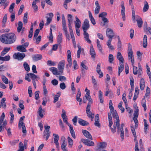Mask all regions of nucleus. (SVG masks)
Listing matches in <instances>:
<instances>
[{"label":"nucleus","mask_w":151,"mask_h":151,"mask_svg":"<svg viewBox=\"0 0 151 151\" xmlns=\"http://www.w3.org/2000/svg\"><path fill=\"white\" fill-rule=\"evenodd\" d=\"M106 33L107 36L109 39L112 40L113 37L114 36V34L113 30L110 28H107L106 29Z\"/></svg>","instance_id":"nucleus-11"},{"label":"nucleus","mask_w":151,"mask_h":151,"mask_svg":"<svg viewBox=\"0 0 151 151\" xmlns=\"http://www.w3.org/2000/svg\"><path fill=\"white\" fill-rule=\"evenodd\" d=\"M69 32L72 38L73 43V44H75L76 42L73 30H69Z\"/></svg>","instance_id":"nucleus-39"},{"label":"nucleus","mask_w":151,"mask_h":151,"mask_svg":"<svg viewBox=\"0 0 151 151\" xmlns=\"http://www.w3.org/2000/svg\"><path fill=\"white\" fill-rule=\"evenodd\" d=\"M133 67V73L134 75H136L137 74L139 75H141L142 73V68L141 66L139 63L138 64V70H137V67L135 66L134 65H132Z\"/></svg>","instance_id":"nucleus-8"},{"label":"nucleus","mask_w":151,"mask_h":151,"mask_svg":"<svg viewBox=\"0 0 151 151\" xmlns=\"http://www.w3.org/2000/svg\"><path fill=\"white\" fill-rule=\"evenodd\" d=\"M146 100L145 98L142 99V106L144 108V111H145L147 109V106L146 104Z\"/></svg>","instance_id":"nucleus-43"},{"label":"nucleus","mask_w":151,"mask_h":151,"mask_svg":"<svg viewBox=\"0 0 151 151\" xmlns=\"http://www.w3.org/2000/svg\"><path fill=\"white\" fill-rule=\"evenodd\" d=\"M60 92H58L55 96L54 99L53 101V102L55 103L58 101L59 97L60 96Z\"/></svg>","instance_id":"nucleus-47"},{"label":"nucleus","mask_w":151,"mask_h":151,"mask_svg":"<svg viewBox=\"0 0 151 151\" xmlns=\"http://www.w3.org/2000/svg\"><path fill=\"white\" fill-rule=\"evenodd\" d=\"M10 47H5L1 53V55L2 56H4L10 50Z\"/></svg>","instance_id":"nucleus-28"},{"label":"nucleus","mask_w":151,"mask_h":151,"mask_svg":"<svg viewBox=\"0 0 151 151\" xmlns=\"http://www.w3.org/2000/svg\"><path fill=\"white\" fill-rule=\"evenodd\" d=\"M65 63V60H62L59 63L58 65V68L59 70L62 74L63 73Z\"/></svg>","instance_id":"nucleus-10"},{"label":"nucleus","mask_w":151,"mask_h":151,"mask_svg":"<svg viewBox=\"0 0 151 151\" xmlns=\"http://www.w3.org/2000/svg\"><path fill=\"white\" fill-rule=\"evenodd\" d=\"M89 27L90 25L88 20L87 19H86L82 26V28L84 32V38L85 40L88 43L91 44V41L89 39L88 34L86 32V31L89 28Z\"/></svg>","instance_id":"nucleus-3"},{"label":"nucleus","mask_w":151,"mask_h":151,"mask_svg":"<svg viewBox=\"0 0 151 151\" xmlns=\"http://www.w3.org/2000/svg\"><path fill=\"white\" fill-rule=\"evenodd\" d=\"M16 40L15 35L12 33L5 34L0 37V40L3 43L11 44L14 42Z\"/></svg>","instance_id":"nucleus-1"},{"label":"nucleus","mask_w":151,"mask_h":151,"mask_svg":"<svg viewBox=\"0 0 151 151\" xmlns=\"http://www.w3.org/2000/svg\"><path fill=\"white\" fill-rule=\"evenodd\" d=\"M117 58L119 61V63H124V59L120 52H118L117 55Z\"/></svg>","instance_id":"nucleus-27"},{"label":"nucleus","mask_w":151,"mask_h":151,"mask_svg":"<svg viewBox=\"0 0 151 151\" xmlns=\"http://www.w3.org/2000/svg\"><path fill=\"white\" fill-rule=\"evenodd\" d=\"M62 112L61 116L63 119L64 122L66 123L68 126H69L71 124L68 122V117L66 115V113L65 110L63 109L62 110Z\"/></svg>","instance_id":"nucleus-12"},{"label":"nucleus","mask_w":151,"mask_h":151,"mask_svg":"<svg viewBox=\"0 0 151 151\" xmlns=\"http://www.w3.org/2000/svg\"><path fill=\"white\" fill-rule=\"evenodd\" d=\"M119 65L118 67V71L121 72L124 68V63H119Z\"/></svg>","instance_id":"nucleus-52"},{"label":"nucleus","mask_w":151,"mask_h":151,"mask_svg":"<svg viewBox=\"0 0 151 151\" xmlns=\"http://www.w3.org/2000/svg\"><path fill=\"white\" fill-rule=\"evenodd\" d=\"M7 17L6 14H5L4 16L2 21V27H4L5 26V24L7 21Z\"/></svg>","instance_id":"nucleus-44"},{"label":"nucleus","mask_w":151,"mask_h":151,"mask_svg":"<svg viewBox=\"0 0 151 151\" xmlns=\"http://www.w3.org/2000/svg\"><path fill=\"white\" fill-rule=\"evenodd\" d=\"M128 59L131 60L132 64V65H134V61L133 55V52L131 45H129L128 49Z\"/></svg>","instance_id":"nucleus-4"},{"label":"nucleus","mask_w":151,"mask_h":151,"mask_svg":"<svg viewBox=\"0 0 151 151\" xmlns=\"http://www.w3.org/2000/svg\"><path fill=\"white\" fill-rule=\"evenodd\" d=\"M121 7H122L121 14L122 17L123 19V20L124 21L125 20V16L124 12L125 8L124 6V3H123L121 5Z\"/></svg>","instance_id":"nucleus-19"},{"label":"nucleus","mask_w":151,"mask_h":151,"mask_svg":"<svg viewBox=\"0 0 151 151\" xmlns=\"http://www.w3.org/2000/svg\"><path fill=\"white\" fill-rule=\"evenodd\" d=\"M22 27V23L21 21L19 22L18 23V27H17V32H20L21 30Z\"/></svg>","instance_id":"nucleus-49"},{"label":"nucleus","mask_w":151,"mask_h":151,"mask_svg":"<svg viewBox=\"0 0 151 151\" xmlns=\"http://www.w3.org/2000/svg\"><path fill=\"white\" fill-rule=\"evenodd\" d=\"M39 0H34L32 2V6L35 11H37L38 10L37 6L36 5L37 1Z\"/></svg>","instance_id":"nucleus-34"},{"label":"nucleus","mask_w":151,"mask_h":151,"mask_svg":"<svg viewBox=\"0 0 151 151\" xmlns=\"http://www.w3.org/2000/svg\"><path fill=\"white\" fill-rule=\"evenodd\" d=\"M63 31L64 32L65 35V36L66 38L68 39V40H69L70 39V36L69 35V34L68 33V31L67 29L63 30Z\"/></svg>","instance_id":"nucleus-64"},{"label":"nucleus","mask_w":151,"mask_h":151,"mask_svg":"<svg viewBox=\"0 0 151 151\" xmlns=\"http://www.w3.org/2000/svg\"><path fill=\"white\" fill-rule=\"evenodd\" d=\"M112 40L109 39L107 42L106 44L108 47L111 50H113L114 49L113 46L111 45V42Z\"/></svg>","instance_id":"nucleus-41"},{"label":"nucleus","mask_w":151,"mask_h":151,"mask_svg":"<svg viewBox=\"0 0 151 151\" xmlns=\"http://www.w3.org/2000/svg\"><path fill=\"white\" fill-rule=\"evenodd\" d=\"M85 97L89 101L88 104H92L93 100L90 95L88 96L85 95Z\"/></svg>","instance_id":"nucleus-48"},{"label":"nucleus","mask_w":151,"mask_h":151,"mask_svg":"<svg viewBox=\"0 0 151 151\" xmlns=\"http://www.w3.org/2000/svg\"><path fill=\"white\" fill-rule=\"evenodd\" d=\"M149 5L147 2L145 1L144 2V6L143 9V11L145 12H147L149 9Z\"/></svg>","instance_id":"nucleus-30"},{"label":"nucleus","mask_w":151,"mask_h":151,"mask_svg":"<svg viewBox=\"0 0 151 151\" xmlns=\"http://www.w3.org/2000/svg\"><path fill=\"white\" fill-rule=\"evenodd\" d=\"M67 145V144L64 143H62L61 148L63 151H68L67 148L66 147Z\"/></svg>","instance_id":"nucleus-51"},{"label":"nucleus","mask_w":151,"mask_h":151,"mask_svg":"<svg viewBox=\"0 0 151 151\" xmlns=\"http://www.w3.org/2000/svg\"><path fill=\"white\" fill-rule=\"evenodd\" d=\"M114 60V56L113 55L110 54L109 56V61L110 63H111Z\"/></svg>","instance_id":"nucleus-63"},{"label":"nucleus","mask_w":151,"mask_h":151,"mask_svg":"<svg viewBox=\"0 0 151 151\" xmlns=\"http://www.w3.org/2000/svg\"><path fill=\"white\" fill-rule=\"evenodd\" d=\"M23 66L25 70L27 71H29L30 70L29 67L27 63L25 62L23 64Z\"/></svg>","instance_id":"nucleus-53"},{"label":"nucleus","mask_w":151,"mask_h":151,"mask_svg":"<svg viewBox=\"0 0 151 151\" xmlns=\"http://www.w3.org/2000/svg\"><path fill=\"white\" fill-rule=\"evenodd\" d=\"M7 0H0V4L1 6H4V9H5L8 4L6 2Z\"/></svg>","instance_id":"nucleus-38"},{"label":"nucleus","mask_w":151,"mask_h":151,"mask_svg":"<svg viewBox=\"0 0 151 151\" xmlns=\"http://www.w3.org/2000/svg\"><path fill=\"white\" fill-rule=\"evenodd\" d=\"M144 129L145 130V132L146 134L147 133V129L148 128V125L147 124V120L144 119Z\"/></svg>","instance_id":"nucleus-46"},{"label":"nucleus","mask_w":151,"mask_h":151,"mask_svg":"<svg viewBox=\"0 0 151 151\" xmlns=\"http://www.w3.org/2000/svg\"><path fill=\"white\" fill-rule=\"evenodd\" d=\"M82 132L83 134L87 138L92 140L93 138L91 134L86 130H82Z\"/></svg>","instance_id":"nucleus-17"},{"label":"nucleus","mask_w":151,"mask_h":151,"mask_svg":"<svg viewBox=\"0 0 151 151\" xmlns=\"http://www.w3.org/2000/svg\"><path fill=\"white\" fill-rule=\"evenodd\" d=\"M140 87L141 90H143L145 87V81L143 78L141 79L140 81Z\"/></svg>","instance_id":"nucleus-31"},{"label":"nucleus","mask_w":151,"mask_h":151,"mask_svg":"<svg viewBox=\"0 0 151 151\" xmlns=\"http://www.w3.org/2000/svg\"><path fill=\"white\" fill-rule=\"evenodd\" d=\"M119 126L120 124L119 125V126H118V127H117V126H116V127L118 129V131L119 132V131L121 132V137L122 140H123L124 139V132L123 129L122 128V129H119ZM116 132V131L115 132Z\"/></svg>","instance_id":"nucleus-36"},{"label":"nucleus","mask_w":151,"mask_h":151,"mask_svg":"<svg viewBox=\"0 0 151 151\" xmlns=\"http://www.w3.org/2000/svg\"><path fill=\"white\" fill-rule=\"evenodd\" d=\"M33 60L36 61L41 59L42 58V55L40 54H37L32 56Z\"/></svg>","instance_id":"nucleus-21"},{"label":"nucleus","mask_w":151,"mask_h":151,"mask_svg":"<svg viewBox=\"0 0 151 151\" xmlns=\"http://www.w3.org/2000/svg\"><path fill=\"white\" fill-rule=\"evenodd\" d=\"M23 22L24 23H27V13H26L24 14L23 18Z\"/></svg>","instance_id":"nucleus-62"},{"label":"nucleus","mask_w":151,"mask_h":151,"mask_svg":"<svg viewBox=\"0 0 151 151\" xmlns=\"http://www.w3.org/2000/svg\"><path fill=\"white\" fill-rule=\"evenodd\" d=\"M68 55H67V61L68 63V64L66 65L67 70L68 73L70 72V70L68 69V67H70L72 65V59L71 57V53L70 51L69 50L67 51Z\"/></svg>","instance_id":"nucleus-6"},{"label":"nucleus","mask_w":151,"mask_h":151,"mask_svg":"<svg viewBox=\"0 0 151 151\" xmlns=\"http://www.w3.org/2000/svg\"><path fill=\"white\" fill-rule=\"evenodd\" d=\"M17 49L18 51L20 52H26L27 51L26 48L23 47L22 45L18 46L17 47Z\"/></svg>","instance_id":"nucleus-33"},{"label":"nucleus","mask_w":151,"mask_h":151,"mask_svg":"<svg viewBox=\"0 0 151 151\" xmlns=\"http://www.w3.org/2000/svg\"><path fill=\"white\" fill-rule=\"evenodd\" d=\"M6 99L5 98H3L0 102V108L2 107L3 108L5 109L6 107V105L5 103Z\"/></svg>","instance_id":"nucleus-26"},{"label":"nucleus","mask_w":151,"mask_h":151,"mask_svg":"<svg viewBox=\"0 0 151 151\" xmlns=\"http://www.w3.org/2000/svg\"><path fill=\"white\" fill-rule=\"evenodd\" d=\"M135 17V19H136L138 27L139 28L141 27L143 24V21L142 18L138 15H136Z\"/></svg>","instance_id":"nucleus-15"},{"label":"nucleus","mask_w":151,"mask_h":151,"mask_svg":"<svg viewBox=\"0 0 151 151\" xmlns=\"http://www.w3.org/2000/svg\"><path fill=\"white\" fill-rule=\"evenodd\" d=\"M53 135L54 137V142L56 146V148H59V144L58 142L59 139V136L58 134H53Z\"/></svg>","instance_id":"nucleus-16"},{"label":"nucleus","mask_w":151,"mask_h":151,"mask_svg":"<svg viewBox=\"0 0 151 151\" xmlns=\"http://www.w3.org/2000/svg\"><path fill=\"white\" fill-rule=\"evenodd\" d=\"M10 115L11 116L10 123L12 124L13 122L14 116V114L13 113V112H10Z\"/></svg>","instance_id":"nucleus-60"},{"label":"nucleus","mask_w":151,"mask_h":151,"mask_svg":"<svg viewBox=\"0 0 151 151\" xmlns=\"http://www.w3.org/2000/svg\"><path fill=\"white\" fill-rule=\"evenodd\" d=\"M5 115L4 113H3L0 118V132H1L6 125L7 122L6 120L4 121Z\"/></svg>","instance_id":"nucleus-5"},{"label":"nucleus","mask_w":151,"mask_h":151,"mask_svg":"<svg viewBox=\"0 0 151 151\" xmlns=\"http://www.w3.org/2000/svg\"><path fill=\"white\" fill-rule=\"evenodd\" d=\"M87 114L88 116L91 119V121H93L94 116V114H92L91 112H88Z\"/></svg>","instance_id":"nucleus-55"},{"label":"nucleus","mask_w":151,"mask_h":151,"mask_svg":"<svg viewBox=\"0 0 151 151\" xmlns=\"http://www.w3.org/2000/svg\"><path fill=\"white\" fill-rule=\"evenodd\" d=\"M44 111L42 109V106H40L38 109V114L39 116L42 118L44 116Z\"/></svg>","instance_id":"nucleus-25"},{"label":"nucleus","mask_w":151,"mask_h":151,"mask_svg":"<svg viewBox=\"0 0 151 151\" xmlns=\"http://www.w3.org/2000/svg\"><path fill=\"white\" fill-rule=\"evenodd\" d=\"M68 25L69 30H73L72 29V27L71 26V22H72V18H68Z\"/></svg>","instance_id":"nucleus-58"},{"label":"nucleus","mask_w":151,"mask_h":151,"mask_svg":"<svg viewBox=\"0 0 151 151\" xmlns=\"http://www.w3.org/2000/svg\"><path fill=\"white\" fill-rule=\"evenodd\" d=\"M49 70L52 72V73L54 75H58L63 74L62 73L60 72L59 70V71H58V69L55 67H51L49 68Z\"/></svg>","instance_id":"nucleus-14"},{"label":"nucleus","mask_w":151,"mask_h":151,"mask_svg":"<svg viewBox=\"0 0 151 151\" xmlns=\"http://www.w3.org/2000/svg\"><path fill=\"white\" fill-rule=\"evenodd\" d=\"M29 77L32 79L33 81H37L38 79H40V78L39 76H37L32 73H29Z\"/></svg>","instance_id":"nucleus-22"},{"label":"nucleus","mask_w":151,"mask_h":151,"mask_svg":"<svg viewBox=\"0 0 151 151\" xmlns=\"http://www.w3.org/2000/svg\"><path fill=\"white\" fill-rule=\"evenodd\" d=\"M57 42L59 44L61 43L62 42V35L60 32L58 36Z\"/></svg>","instance_id":"nucleus-40"},{"label":"nucleus","mask_w":151,"mask_h":151,"mask_svg":"<svg viewBox=\"0 0 151 151\" xmlns=\"http://www.w3.org/2000/svg\"><path fill=\"white\" fill-rule=\"evenodd\" d=\"M112 40L109 39L107 42L106 44L108 47L111 50H113L114 49L113 46L111 45V42Z\"/></svg>","instance_id":"nucleus-42"},{"label":"nucleus","mask_w":151,"mask_h":151,"mask_svg":"<svg viewBox=\"0 0 151 151\" xmlns=\"http://www.w3.org/2000/svg\"><path fill=\"white\" fill-rule=\"evenodd\" d=\"M10 59V56L9 55L5 56L4 57L0 56V60L3 61H8Z\"/></svg>","instance_id":"nucleus-37"},{"label":"nucleus","mask_w":151,"mask_h":151,"mask_svg":"<svg viewBox=\"0 0 151 151\" xmlns=\"http://www.w3.org/2000/svg\"><path fill=\"white\" fill-rule=\"evenodd\" d=\"M106 143L105 142H103L100 143L98 147V148L99 149H103L105 148L106 146Z\"/></svg>","instance_id":"nucleus-45"},{"label":"nucleus","mask_w":151,"mask_h":151,"mask_svg":"<svg viewBox=\"0 0 151 151\" xmlns=\"http://www.w3.org/2000/svg\"><path fill=\"white\" fill-rule=\"evenodd\" d=\"M147 36L146 35H144L143 39V47L146 48L147 46Z\"/></svg>","instance_id":"nucleus-35"},{"label":"nucleus","mask_w":151,"mask_h":151,"mask_svg":"<svg viewBox=\"0 0 151 151\" xmlns=\"http://www.w3.org/2000/svg\"><path fill=\"white\" fill-rule=\"evenodd\" d=\"M50 128V126H45V130L44 132V138H45L46 140H47L49 137L50 136V132H49V129Z\"/></svg>","instance_id":"nucleus-9"},{"label":"nucleus","mask_w":151,"mask_h":151,"mask_svg":"<svg viewBox=\"0 0 151 151\" xmlns=\"http://www.w3.org/2000/svg\"><path fill=\"white\" fill-rule=\"evenodd\" d=\"M122 104L123 102L122 101H121L119 103L118 105V107L121 111L122 113H123L124 111V109L123 106H122Z\"/></svg>","instance_id":"nucleus-54"},{"label":"nucleus","mask_w":151,"mask_h":151,"mask_svg":"<svg viewBox=\"0 0 151 151\" xmlns=\"http://www.w3.org/2000/svg\"><path fill=\"white\" fill-rule=\"evenodd\" d=\"M47 64L48 65L50 66H55L56 65V63H55L52 61L51 60H48L47 62Z\"/></svg>","instance_id":"nucleus-61"},{"label":"nucleus","mask_w":151,"mask_h":151,"mask_svg":"<svg viewBox=\"0 0 151 151\" xmlns=\"http://www.w3.org/2000/svg\"><path fill=\"white\" fill-rule=\"evenodd\" d=\"M76 21L75 22V27L76 28H79L81 26V22L80 20L77 17H76Z\"/></svg>","instance_id":"nucleus-24"},{"label":"nucleus","mask_w":151,"mask_h":151,"mask_svg":"<svg viewBox=\"0 0 151 151\" xmlns=\"http://www.w3.org/2000/svg\"><path fill=\"white\" fill-rule=\"evenodd\" d=\"M111 113H108V117L109 119V126L110 128L111 129V126L113 124V122L112 121V119L111 118Z\"/></svg>","instance_id":"nucleus-32"},{"label":"nucleus","mask_w":151,"mask_h":151,"mask_svg":"<svg viewBox=\"0 0 151 151\" xmlns=\"http://www.w3.org/2000/svg\"><path fill=\"white\" fill-rule=\"evenodd\" d=\"M1 79L3 82L5 84L8 83L9 81L8 79L5 76H3L2 77Z\"/></svg>","instance_id":"nucleus-59"},{"label":"nucleus","mask_w":151,"mask_h":151,"mask_svg":"<svg viewBox=\"0 0 151 151\" xmlns=\"http://www.w3.org/2000/svg\"><path fill=\"white\" fill-rule=\"evenodd\" d=\"M25 55L23 52H18L14 54L13 55L14 58L17 59L19 60H22L25 57Z\"/></svg>","instance_id":"nucleus-7"},{"label":"nucleus","mask_w":151,"mask_h":151,"mask_svg":"<svg viewBox=\"0 0 151 151\" xmlns=\"http://www.w3.org/2000/svg\"><path fill=\"white\" fill-rule=\"evenodd\" d=\"M132 20L134 22H135V11L134 8V6L133 5L132 6Z\"/></svg>","instance_id":"nucleus-50"},{"label":"nucleus","mask_w":151,"mask_h":151,"mask_svg":"<svg viewBox=\"0 0 151 151\" xmlns=\"http://www.w3.org/2000/svg\"><path fill=\"white\" fill-rule=\"evenodd\" d=\"M109 109H110L111 113H112L113 117L115 118L116 120V121L115 122L113 125V128H111V132L114 133L116 132V126H118L119 125V117L116 110H114V108L113 106H109Z\"/></svg>","instance_id":"nucleus-2"},{"label":"nucleus","mask_w":151,"mask_h":151,"mask_svg":"<svg viewBox=\"0 0 151 151\" xmlns=\"http://www.w3.org/2000/svg\"><path fill=\"white\" fill-rule=\"evenodd\" d=\"M68 141L69 147H72L73 145V141L72 139L69 137H68Z\"/></svg>","instance_id":"nucleus-56"},{"label":"nucleus","mask_w":151,"mask_h":151,"mask_svg":"<svg viewBox=\"0 0 151 151\" xmlns=\"http://www.w3.org/2000/svg\"><path fill=\"white\" fill-rule=\"evenodd\" d=\"M78 122L81 125L83 126H87L89 124V123L81 119H79L78 120Z\"/></svg>","instance_id":"nucleus-23"},{"label":"nucleus","mask_w":151,"mask_h":151,"mask_svg":"<svg viewBox=\"0 0 151 151\" xmlns=\"http://www.w3.org/2000/svg\"><path fill=\"white\" fill-rule=\"evenodd\" d=\"M68 126L70 128V133L72 136L73 138L75 139L76 138V137L75 134V132L73 129V127L71 125H70Z\"/></svg>","instance_id":"nucleus-29"},{"label":"nucleus","mask_w":151,"mask_h":151,"mask_svg":"<svg viewBox=\"0 0 151 151\" xmlns=\"http://www.w3.org/2000/svg\"><path fill=\"white\" fill-rule=\"evenodd\" d=\"M90 53L91 57L93 58H94L96 56V53L93 48L92 45H91L90 48Z\"/></svg>","instance_id":"nucleus-20"},{"label":"nucleus","mask_w":151,"mask_h":151,"mask_svg":"<svg viewBox=\"0 0 151 151\" xmlns=\"http://www.w3.org/2000/svg\"><path fill=\"white\" fill-rule=\"evenodd\" d=\"M78 50L77 51V57L78 58H79L80 57V54L81 51L82 49L81 46L79 45L78 46Z\"/></svg>","instance_id":"nucleus-57"},{"label":"nucleus","mask_w":151,"mask_h":151,"mask_svg":"<svg viewBox=\"0 0 151 151\" xmlns=\"http://www.w3.org/2000/svg\"><path fill=\"white\" fill-rule=\"evenodd\" d=\"M95 123L94 125L99 127H100L101 126L100 123H99V115L98 114L96 115L95 118Z\"/></svg>","instance_id":"nucleus-18"},{"label":"nucleus","mask_w":151,"mask_h":151,"mask_svg":"<svg viewBox=\"0 0 151 151\" xmlns=\"http://www.w3.org/2000/svg\"><path fill=\"white\" fill-rule=\"evenodd\" d=\"M81 141L85 145L88 146H94V143L93 142L87 139H81Z\"/></svg>","instance_id":"nucleus-13"}]
</instances>
